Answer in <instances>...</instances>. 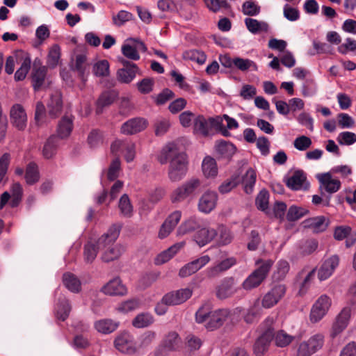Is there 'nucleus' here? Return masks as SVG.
I'll use <instances>...</instances> for the list:
<instances>
[{
	"instance_id": "obj_1",
	"label": "nucleus",
	"mask_w": 356,
	"mask_h": 356,
	"mask_svg": "<svg viewBox=\"0 0 356 356\" xmlns=\"http://www.w3.org/2000/svg\"><path fill=\"white\" fill-rule=\"evenodd\" d=\"M159 161L161 164L170 161L168 174L170 181L177 182L186 176L188 171L187 156L178 151L176 144L170 143L163 147Z\"/></svg>"
},
{
	"instance_id": "obj_2",
	"label": "nucleus",
	"mask_w": 356,
	"mask_h": 356,
	"mask_svg": "<svg viewBox=\"0 0 356 356\" xmlns=\"http://www.w3.org/2000/svg\"><path fill=\"white\" fill-rule=\"evenodd\" d=\"M241 311L238 307L233 310L220 309L211 311L209 305H204L196 312L195 318L198 323L207 322V328L213 330L221 327L224 323L233 324L237 321Z\"/></svg>"
},
{
	"instance_id": "obj_3",
	"label": "nucleus",
	"mask_w": 356,
	"mask_h": 356,
	"mask_svg": "<svg viewBox=\"0 0 356 356\" xmlns=\"http://www.w3.org/2000/svg\"><path fill=\"white\" fill-rule=\"evenodd\" d=\"M258 268L255 269L243 282L245 290H251L259 286L267 277L273 261L271 259H258L255 262Z\"/></svg>"
},
{
	"instance_id": "obj_4",
	"label": "nucleus",
	"mask_w": 356,
	"mask_h": 356,
	"mask_svg": "<svg viewBox=\"0 0 356 356\" xmlns=\"http://www.w3.org/2000/svg\"><path fill=\"white\" fill-rule=\"evenodd\" d=\"M200 188L201 183L198 179H190L173 191L170 195L171 201L177 203L193 197L200 191Z\"/></svg>"
},
{
	"instance_id": "obj_5",
	"label": "nucleus",
	"mask_w": 356,
	"mask_h": 356,
	"mask_svg": "<svg viewBox=\"0 0 356 356\" xmlns=\"http://www.w3.org/2000/svg\"><path fill=\"white\" fill-rule=\"evenodd\" d=\"M324 341L325 337L321 333L311 336L307 340L299 343L296 356H312L323 348Z\"/></svg>"
},
{
	"instance_id": "obj_6",
	"label": "nucleus",
	"mask_w": 356,
	"mask_h": 356,
	"mask_svg": "<svg viewBox=\"0 0 356 356\" xmlns=\"http://www.w3.org/2000/svg\"><path fill=\"white\" fill-rule=\"evenodd\" d=\"M353 312V306L347 305L336 316L330 332V336L332 339L336 338L347 328L350 323Z\"/></svg>"
},
{
	"instance_id": "obj_7",
	"label": "nucleus",
	"mask_w": 356,
	"mask_h": 356,
	"mask_svg": "<svg viewBox=\"0 0 356 356\" xmlns=\"http://www.w3.org/2000/svg\"><path fill=\"white\" fill-rule=\"evenodd\" d=\"M220 125V116L206 118L203 115H198L194 119L193 129L194 132L200 134L203 136H207L213 128L215 129V127H219Z\"/></svg>"
},
{
	"instance_id": "obj_8",
	"label": "nucleus",
	"mask_w": 356,
	"mask_h": 356,
	"mask_svg": "<svg viewBox=\"0 0 356 356\" xmlns=\"http://www.w3.org/2000/svg\"><path fill=\"white\" fill-rule=\"evenodd\" d=\"M331 304L332 300L327 296H321L312 307L309 315L311 322H319L327 313Z\"/></svg>"
},
{
	"instance_id": "obj_9",
	"label": "nucleus",
	"mask_w": 356,
	"mask_h": 356,
	"mask_svg": "<svg viewBox=\"0 0 356 356\" xmlns=\"http://www.w3.org/2000/svg\"><path fill=\"white\" fill-rule=\"evenodd\" d=\"M286 293V286L283 284L274 285L271 289L267 292L261 300V306L265 309H269L274 307L284 297Z\"/></svg>"
},
{
	"instance_id": "obj_10",
	"label": "nucleus",
	"mask_w": 356,
	"mask_h": 356,
	"mask_svg": "<svg viewBox=\"0 0 356 356\" xmlns=\"http://www.w3.org/2000/svg\"><path fill=\"white\" fill-rule=\"evenodd\" d=\"M317 179L320 183L321 190L330 195L337 193L341 188V183L340 180L334 178L330 172L318 175Z\"/></svg>"
},
{
	"instance_id": "obj_11",
	"label": "nucleus",
	"mask_w": 356,
	"mask_h": 356,
	"mask_svg": "<svg viewBox=\"0 0 356 356\" xmlns=\"http://www.w3.org/2000/svg\"><path fill=\"white\" fill-rule=\"evenodd\" d=\"M114 346L122 353L134 354L136 351L134 337L127 332H123L117 336Z\"/></svg>"
},
{
	"instance_id": "obj_12",
	"label": "nucleus",
	"mask_w": 356,
	"mask_h": 356,
	"mask_svg": "<svg viewBox=\"0 0 356 356\" xmlns=\"http://www.w3.org/2000/svg\"><path fill=\"white\" fill-rule=\"evenodd\" d=\"M339 264V257L333 254L325 259L318 270V278L322 282L328 279L335 271Z\"/></svg>"
},
{
	"instance_id": "obj_13",
	"label": "nucleus",
	"mask_w": 356,
	"mask_h": 356,
	"mask_svg": "<svg viewBox=\"0 0 356 356\" xmlns=\"http://www.w3.org/2000/svg\"><path fill=\"white\" fill-rule=\"evenodd\" d=\"M192 293L193 291L189 288L181 289L165 294L163 297V300L170 305H180L190 298Z\"/></svg>"
},
{
	"instance_id": "obj_14",
	"label": "nucleus",
	"mask_w": 356,
	"mask_h": 356,
	"mask_svg": "<svg viewBox=\"0 0 356 356\" xmlns=\"http://www.w3.org/2000/svg\"><path fill=\"white\" fill-rule=\"evenodd\" d=\"M147 125V122L144 118H135L123 123L120 132L124 135H133L144 130Z\"/></svg>"
},
{
	"instance_id": "obj_15",
	"label": "nucleus",
	"mask_w": 356,
	"mask_h": 356,
	"mask_svg": "<svg viewBox=\"0 0 356 356\" xmlns=\"http://www.w3.org/2000/svg\"><path fill=\"white\" fill-rule=\"evenodd\" d=\"M210 260V257L208 255L202 256L184 266L179 270V275L181 277L190 276L206 266Z\"/></svg>"
},
{
	"instance_id": "obj_16",
	"label": "nucleus",
	"mask_w": 356,
	"mask_h": 356,
	"mask_svg": "<svg viewBox=\"0 0 356 356\" xmlns=\"http://www.w3.org/2000/svg\"><path fill=\"white\" fill-rule=\"evenodd\" d=\"M237 291V287L233 277L224 278L216 288V296L225 300L232 296Z\"/></svg>"
},
{
	"instance_id": "obj_17",
	"label": "nucleus",
	"mask_w": 356,
	"mask_h": 356,
	"mask_svg": "<svg viewBox=\"0 0 356 356\" xmlns=\"http://www.w3.org/2000/svg\"><path fill=\"white\" fill-rule=\"evenodd\" d=\"M11 123L19 130H24L27 124V115L24 108L19 104L14 105L10 109Z\"/></svg>"
},
{
	"instance_id": "obj_18",
	"label": "nucleus",
	"mask_w": 356,
	"mask_h": 356,
	"mask_svg": "<svg viewBox=\"0 0 356 356\" xmlns=\"http://www.w3.org/2000/svg\"><path fill=\"white\" fill-rule=\"evenodd\" d=\"M120 227L116 225H112L108 231L103 234L97 241L96 247L99 250H105L110 245L115 243L120 235Z\"/></svg>"
},
{
	"instance_id": "obj_19",
	"label": "nucleus",
	"mask_w": 356,
	"mask_h": 356,
	"mask_svg": "<svg viewBox=\"0 0 356 356\" xmlns=\"http://www.w3.org/2000/svg\"><path fill=\"white\" fill-rule=\"evenodd\" d=\"M181 217V212L180 211L172 213L161 226L158 234L159 238L161 239L166 238L178 224Z\"/></svg>"
},
{
	"instance_id": "obj_20",
	"label": "nucleus",
	"mask_w": 356,
	"mask_h": 356,
	"mask_svg": "<svg viewBox=\"0 0 356 356\" xmlns=\"http://www.w3.org/2000/svg\"><path fill=\"white\" fill-rule=\"evenodd\" d=\"M217 201L218 195L216 192L207 191L199 200L198 209L202 213H209L215 209Z\"/></svg>"
},
{
	"instance_id": "obj_21",
	"label": "nucleus",
	"mask_w": 356,
	"mask_h": 356,
	"mask_svg": "<svg viewBox=\"0 0 356 356\" xmlns=\"http://www.w3.org/2000/svg\"><path fill=\"white\" fill-rule=\"evenodd\" d=\"M306 175L302 170H296L287 179V186L294 191L306 189L308 187V183L306 182Z\"/></svg>"
},
{
	"instance_id": "obj_22",
	"label": "nucleus",
	"mask_w": 356,
	"mask_h": 356,
	"mask_svg": "<svg viewBox=\"0 0 356 356\" xmlns=\"http://www.w3.org/2000/svg\"><path fill=\"white\" fill-rule=\"evenodd\" d=\"M126 251V247L122 244L118 243L113 246L108 247L105 249L101 256L102 261L108 263L118 260Z\"/></svg>"
},
{
	"instance_id": "obj_23",
	"label": "nucleus",
	"mask_w": 356,
	"mask_h": 356,
	"mask_svg": "<svg viewBox=\"0 0 356 356\" xmlns=\"http://www.w3.org/2000/svg\"><path fill=\"white\" fill-rule=\"evenodd\" d=\"M305 227L310 229L314 233L324 232L329 225V220L325 216H318L308 218L304 221Z\"/></svg>"
},
{
	"instance_id": "obj_24",
	"label": "nucleus",
	"mask_w": 356,
	"mask_h": 356,
	"mask_svg": "<svg viewBox=\"0 0 356 356\" xmlns=\"http://www.w3.org/2000/svg\"><path fill=\"white\" fill-rule=\"evenodd\" d=\"M102 291L110 296H123L126 294L127 289L122 284L120 279L115 277L104 285L102 289Z\"/></svg>"
},
{
	"instance_id": "obj_25",
	"label": "nucleus",
	"mask_w": 356,
	"mask_h": 356,
	"mask_svg": "<svg viewBox=\"0 0 356 356\" xmlns=\"http://www.w3.org/2000/svg\"><path fill=\"white\" fill-rule=\"evenodd\" d=\"M74 70L78 73L81 79L85 82L90 73V65L85 54L76 55Z\"/></svg>"
},
{
	"instance_id": "obj_26",
	"label": "nucleus",
	"mask_w": 356,
	"mask_h": 356,
	"mask_svg": "<svg viewBox=\"0 0 356 356\" xmlns=\"http://www.w3.org/2000/svg\"><path fill=\"white\" fill-rule=\"evenodd\" d=\"M47 74V67L41 65L40 60L38 66L35 60L31 74L33 86L35 90H38L44 83Z\"/></svg>"
},
{
	"instance_id": "obj_27",
	"label": "nucleus",
	"mask_w": 356,
	"mask_h": 356,
	"mask_svg": "<svg viewBox=\"0 0 356 356\" xmlns=\"http://www.w3.org/2000/svg\"><path fill=\"white\" fill-rule=\"evenodd\" d=\"M273 339V330H267L254 345V352L257 355H263L268 348L270 342Z\"/></svg>"
},
{
	"instance_id": "obj_28",
	"label": "nucleus",
	"mask_w": 356,
	"mask_h": 356,
	"mask_svg": "<svg viewBox=\"0 0 356 356\" xmlns=\"http://www.w3.org/2000/svg\"><path fill=\"white\" fill-rule=\"evenodd\" d=\"M119 326V322L111 318H103L95 322L94 327L99 333L108 334L115 331Z\"/></svg>"
},
{
	"instance_id": "obj_29",
	"label": "nucleus",
	"mask_w": 356,
	"mask_h": 356,
	"mask_svg": "<svg viewBox=\"0 0 356 356\" xmlns=\"http://www.w3.org/2000/svg\"><path fill=\"white\" fill-rule=\"evenodd\" d=\"M217 236V231L213 228H202L194 235V240L200 246L211 242Z\"/></svg>"
},
{
	"instance_id": "obj_30",
	"label": "nucleus",
	"mask_w": 356,
	"mask_h": 356,
	"mask_svg": "<svg viewBox=\"0 0 356 356\" xmlns=\"http://www.w3.org/2000/svg\"><path fill=\"white\" fill-rule=\"evenodd\" d=\"M184 245V241H181L172 245L168 250H164L156 257L155 259L156 264L161 265L168 261L178 251L183 248Z\"/></svg>"
},
{
	"instance_id": "obj_31",
	"label": "nucleus",
	"mask_w": 356,
	"mask_h": 356,
	"mask_svg": "<svg viewBox=\"0 0 356 356\" xmlns=\"http://www.w3.org/2000/svg\"><path fill=\"white\" fill-rule=\"evenodd\" d=\"M63 283L72 293H78L81 291V281L72 273H65L63 274Z\"/></svg>"
},
{
	"instance_id": "obj_32",
	"label": "nucleus",
	"mask_w": 356,
	"mask_h": 356,
	"mask_svg": "<svg viewBox=\"0 0 356 356\" xmlns=\"http://www.w3.org/2000/svg\"><path fill=\"white\" fill-rule=\"evenodd\" d=\"M62 106L63 104L60 95L58 92L51 95L47 103L49 115L51 118H56L61 113Z\"/></svg>"
},
{
	"instance_id": "obj_33",
	"label": "nucleus",
	"mask_w": 356,
	"mask_h": 356,
	"mask_svg": "<svg viewBox=\"0 0 356 356\" xmlns=\"http://www.w3.org/2000/svg\"><path fill=\"white\" fill-rule=\"evenodd\" d=\"M256 180V171L253 168H249L246 170L245 173L242 176L241 179L242 185L245 193L251 194L253 192Z\"/></svg>"
},
{
	"instance_id": "obj_34",
	"label": "nucleus",
	"mask_w": 356,
	"mask_h": 356,
	"mask_svg": "<svg viewBox=\"0 0 356 356\" xmlns=\"http://www.w3.org/2000/svg\"><path fill=\"white\" fill-rule=\"evenodd\" d=\"M139 72L137 65H132V68H120L117 72V78L119 81L124 83H131Z\"/></svg>"
},
{
	"instance_id": "obj_35",
	"label": "nucleus",
	"mask_w": 356,
	"mask_h": 356,
	"mask_svg": "<svg viewBox=\"0 0 356 356\" xmlns=\"http://www.w3.org/2000/svg\"><path fill=\"white\" fill-rule=\"evenodd\" d=\"M244 22L247 29L252 34L268 31V24L265 22L258 21L253 18H245Z\"/></svg>"
},
{
	"instance_id": "obj_36",
	"label": "nucleus",
	"mask_w": 356,
	"mask_h": 356,
	"mask_svg": "<svg viewBox=\"0 0 356 356\" xmlns=\"http://www.w3.org/2000/svg\"><path fill=\"white\" fill-rule=\"evenodd\" d=\"M216 152L222 157L229 158L234 154L236 147L230 142L218 140L215 145Z\"/></svg>"
},
{
	"instance_id": "obj_37",
	"label": "nucleus",
	"mask_w": 356,
	"mask_h": 356,
	"mask_svg": "<svg viewBox=\"0 0 356 356\" xmlns=\"http://www.w3.org/2000/svg\"><path fill=\"white\" fill-rule=\"evenodd\" d=\"M73 129L72 119L68 116H64L58 122L57 134L60 138H67Z\"/></svg>"
},
{
	"instance_id": "obj_38",
	"label": "nucleus",
	"mask_w": 356,
	"mask_h": 356,
	"mask_svg": "<svg viewBox=\"0 0 356 356\" xmlns=\"http://www.w3.org/2000/svg\"><path fill=\"white\" fill-rule=\"evenodd\" d=\"M55 309L56 317L59 320L65 321L68 317L71 311V306L68 300L64 296L60 297Z\"/></svg>"
},
{
	"instance_id": "obj_39",
	"label": "nucleus",
	"mask_w": 356,
	"mask_h": 356,
	"mask_svg": "<svg viewBox=\"0 0 356 356\" xmlns=\"http://www.w3.org/2000/svg\"><path fill=\"white\" fill-rule=\"evenodd\" d=\"M204 175L207 178L215 177L218 174V167L216 160L211 156H206L202 163Z\"/></svg>"
},
{
	"instance_id": "obj_40",
	"label": "nucleus",
	"mask_w": 356,
	"mask_h": 356,
	"mask_svg": "<svg viewBox=\"0 0 356 356\" xmlns=\"http://www.w3.org/2000/svg\"><path fill=\"white\" fill-rule=\"evenodd\" d=\"M163 345L167 350H177L181 346V339L177 332H170L165 336Z\"/></svg>"
},
{
	"instance_id": "obj_41",
	"label": "nucleus",
	"mask_w": 356,
	"mask_h": 356,
	"mask_svg": "<svg viewBox=\"0 0 356 356\" xmlns=\"http://www.w3.org/2000/svg\"><path fill=\"white\" fill-rule=\"evenodd\" d=\"M182 57L184 60L196 62L200 65H202L207 60L206 54L201 50L189 49L183 52Z\"/></svg>"
},
{
	"instance_id": "obj_42",
	"label": "nucleus",
	"mask_w": 356,
	"mask_h": 356,
	"mask_svg": "<svg viewBox=\"0 0 356 356\" xmlns=\"http://www.w3.org/2000/svg\"><path fill=\"white\" fill-rule=\"evenodd\" d=\"M273 339L277 347L288 346L294 339V337L281 330L275 333L273 332Z\"/></svg>"
},
{
	"instance_id": "obj_43",
	"label": "nucleus",
	"mask_w": 356,
	"mask_h": 356,
	"mask_svg": "<svg viewBox=\"0 0 356 356\" xmlns=\"http://www.w3.org/2000/svg\"><path fill=\"white\" fill-rule=\"evenodd\" d=\"M118 207L121 216L124 218H131L133 216L134 208L130 199L127 194H124L120 198Z\"/></svg>"
},
{
	"instance_id": "obj_44",
	"label": "nucleus",
	"mask_w": 356,
	"mask_h": 356,
	"mask_svg": "<svg viewBox=\"0 0 356 356\" xmlns=\"http://www.w3.org/2000/svg\"><path fill=\"white\" fill-rule=\"evenodd\" d=\"M290 269L289 263L286 261L281 259L277 261L275 269L273 275V278L275 280L280 281L284 280Z\"/></svg>"
},
{
	"instance_id": "obj_45",
	"label": "nucleus",
	"mask_w": 356,
	"mask_h": 356,
	"mask_svg": "<svg viewBox=\"0 0 356 356\" xmlns=\"http://www.w3.org/2000/svg\"><path fill=\"white\" fill-rule=\"evenodd\" d=\"M24 177L26 182L29 185H33L39 181L40 173L35 163H30L27 165Z\"/></svg>"
},
{
	"instance_id": "obj_46",
	"label": "nucleus",
	"mask_w": 356,
	"mask_h": 356,
	"mask_svg": "<svg viewBox=\"0 0 356 356\" xmlns=\"http://www.w3.org/2000/svg\"><path fill=\"white\" fill-rule=\"evenodd\" d=\"M154 322V318L149 313H140L132 320V325L136 328L148 327Z\"/></svg>"
},
{
	"instance_id": "obj_47",
	"label": "nucleus",
	"mask_w": 356,
	"mask_h": 356,
	"mask_svg": "<svg viewBox=\"0 0 356 356\" xmlns=\"http://www.w3.org/2000/svg\"><path fill=\"white\" fill-rule=\"evenodd\" d=\"M234 66L242 71L245 72L249 70H252L254 71L257 70V65L256 63L248 58H242L240 57H234Z\"/></svg>"
},
{
	"instance_id": "obj_48",
	"label": "nucleus",
	"mask_w": 356,
	"mask_h": 356,
	"mask_svg": "<svg viewBox=\"0 0 356 356\" xmlns=\"http://www.w3.org/2000/svg\"><path fill=\"white\" fill-rule=\"evenodd\" d=\"M58 146V138L56 136H51L45 143L43 149L42 154L46 159L51 158L56 152Z\"/></svg>"
},
{
	"instance_id": "obj_49",
	"label": "nucleus",
	"mask_w": 356,
	"mask_h": 356,
	"mask_svg": "<svg viewBox=\"0 0 356 356\" xmlns=\"http://www.w3.org/2000/svg\"><path fill=\"white\" fill-rule=\"evenodd\" d=\"M309 213V210L305 207L292 205L289 207L286 218L289 221H296L306 216Z\"/></svg>"
},
{
	"instance_id": "obj_50",
	"label": "nucleus",
	"mask_w": 356,
	"mask_h": 356,
	"mask_svg": "<svg viewBox=\"0 0 356 356\" xmlns=\"http://www.w3.org/2000/svg\"><path fill=\"white\" fill-rule=\"evenodd\" d=\"M261 302L259 299H256L252 305L248 309L247 313L244 316V320L248 323H251L253 322L254 318L259 315L261 307Z\"/></svg>"
},
{
	"instance_id": "obj_51",
	"label": "nucleus",
	"mask_w": 356,
	"mask_h": 356,
	"mask_svg": "<svg viewBox=\"0 0 356 356\" xmlns=\"http://www.w3.org/2000/svg\"><path fill=\"white\" fill-rule=\"evenodd\" d=\"M217 231V241L221 245H225L231 243L232 236L229 230L223 225H219L216 229Z\"/></svg>"
},
{
	"instance_id": "obj_52",
	"label": "nucleus",
	"mask_w": 356,
	"mask_h": 356,
	"mask_svg": "<svg viewBox=\"0 0 356 356\" xmlns=\"http://www.w3.org/2000/svg\"><path fill=\"white\" fill-rule=\"evenodd\" d=\"M31 58L28 56H25L20 67L15 74V79L16 81H22L25 79L31 67Z\"/></svg>"
},
{
	"instance_id": "obj_53",
	"label": "nucleus",
	"mask_w": 356,
	"mask_h": 356,
	"mask_svg": "<svg viewBox=\"0 0 356 356\" xmlns=\"http://www.w3.org/2000/svg\"><path fill=\"white\" fill-rule=\"evenodd\" d=\"M199 225L195 219L190 218L183 222L178 228L177 233V235L182 236L188 233L192 232L197 229Z\"/></svg>"
},
{
	"instance_id": "obj_54",
	"label": "nucleus",
	"mask_w": 356,
	"mask_h": 356,
	"mask_svg": "<svg viewBox=\"0 0 356 356\" xmlns=\"http://www.w3.org/2000/svg\"><path fill=\"white\" fill-rule=\"evenodd\" d=\"M114 99L115 96L112 93L108 92H103L97 102V113H101L103 108L111 104L114 102Z\"/></svg>"
},
{
	"instance_id": "obj_55",
	"label": "nucleus",
	"mask_w": 356,
	"mask_h": 356,
	"mask_svg": "<svg viewBox=\"0 0 356 356\" xmlns=\"http://www.w3.org/2000/svg\"><path fill=\"white\" fill-rule=\"evenodd\" d=\"M302 95L304 97H312L317 92V85L313 79H306L301 87Z\"/></svg>"
},
{
	"instance_id": "obj_56",
	"label": "nucleus",
	"mask_w": 356,
	"mask_h": 356,
	"mask_svg": "<svg viewBox=\"0 0 356 356\" xmlns=\"http://www.w3.org/2000/svg\"><path fill=\"white\" fill-rule=\"evenodd\" d=\"M260 10V6L252 0H247L242 5V12L245 15L256 16Z\"/></svg>"
},
{
	"instance_id": "obj_57",
	"label": "nucleus",
	"mask_w": 356,
	"mask_h": 356,
	"mask_svg": "<svg viewBox=\"0 0 356 356\" xmlns=\"http://www.w3.org/2000/svg\"><path fill=\"white\" fill-rule=\"evenodd\" d=\"M11 197L12 200L10 202V205L12 207H17L19 202L22 200V194H23V189L20 184L19 183H14L11 186Z\"/></svg>"
},
{
	"instance_id": "obj_58",
	"label": "nucleus",
	"mask_w": 356,
	"mask_h": 356,
	"mask_svg": "<svg viewBox=\"0 0 356 356\" xmlns=\"http://www.w3.org/2000/svg\"><path fill=\"white\" fill-rule=\"evenodd\" d=\"M97 250L96 245L91 243H88L84 245L83 257L86 263L91 264L97 255Z\"/></svg>"
},
{
	"instance_id": "obj_59",
	"label": "nucleus",
	"mask_w": 356,
	"mask_h": 356,
	"mask_svg": "<svg viewBox=\"0 0 356 356\" xmlns=\"http://www.w3.org/2000/svg\"><path fill=\"white\" fill-rule=\"evenodd\" d=\"M93 73L97 76H106L109 74V63L106 60H102L93 65Z\"/></svg>"
},
{
	"instance_id": "obj_60",
	"label": "nucleus",
	"mask_w": 356,
	"mask_h": 356,
	"mask_svg": "<svg viewBox=\"0 0 356 356\" xmlns=\"http://www.w3.org/2000/svg\"><path fill=\"white\" fill-rule=\"evenodd\" d=\"M60 57V48L58 44H54L49 49L47 58L49 65L56 66Z\"/></svg>"
},
{
	"instance_id": "obj_61",
	"label": "nucleus",
	"mask_w": 356,
	"mask_h": 356,
	"mask_svg": "<svg viewBox=\"0 0 356 356\" xmlns=\"http://www.w3.org/2000/svg\"><path fill=\"white\" fill-rule=\"evenodd\" d=\"M204 1L207 7L214 13L221 9H227L229 8L227 0H204Z\"/></svg>"
},
{
	"instance_id": "obj_62",
	"label": "nucleus",
	"mask_w": 356,
	"mask_h": 356,
	"mask_svg": "<svg viewBox=\"0 0 356 356\" xmlns=\"http://www.w3.org/2000/svg\"><path fill=\"white\" fill-rule=\"evenodd\" d=\"M337 140L342 145H351L356 142V134L350 131H343L340 133Z\"/></svg>"
},
{
	"instance_id": "obj_63",
	"label": "nucleus",
	"mask_w": 356,
	"mask_h": 356,
	"mask_svg": "<svg viewBox=\"0 0 356 356\" xmlns=\"http://www.w3.org/2000/svg\"><path fill=\"white\" fill-rule=\"evenodd\" d=\"M293 144L296 149L299 151H305L311 147L312 141L308 136H300L293 140Z\"/></svg>"
},
{
	"instance_id": "obj_64",
	"label": "nucleus",
	"mask_w": 356,
	"mask_h": 356,
	"mask_svg": "<svg viewBox=\"0 0 356 356\" xmlns=\"http://www.w3.org/2000/svg\"><path fill=\"white\" fill-rule=\"evenodd\" d=\"M269 193L266 190H261L257 196L256 205L261 211H266L268 207Z\"/></svg>"
}]
</instances>
